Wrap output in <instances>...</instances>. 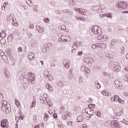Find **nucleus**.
Here are the masks:
<instances>
[{
  "label": "nucleus",
  "mask_w": 128,
  "mask_h": 128,
  "mask_svg": "<svg viewBox=\"0 0 128 128\" xmlns=\"http://www.w3.org/2000/svg\"><path fill=\"white\" fill-rule=\"evenodd\" d=\"M36 100H34L32 102V104L30 106V108H34V106H36Z\"/></svg>",
  "instance_id": "ddd939ff"
},
{
  "label": "nucleus",
  "mask_w": 128,
  "mask_h": 128,
  "mask_svg": "<svg viewBox=\"0 0 128 128\" xmlns=\"http://www.w3.org/2000/svg\"><path fill=\"white\" fill-rule=\"evenodd\" d=\"M36 10V12H38V10Z\"/></svg>",
  "instance_id": "09e8293b"
},
{
  "label": "nucleus",
  "mask_w": 128,
  "mask_h": 128,
  "mask_svg": "<svg viewBox=\"0 0 128 128\" xmlns=\"http://www.w3.org/2000/svg\"><path fill=\"white\" fill-rule=\"evenodd\" d=\"M40 63L42 64H44V62L40 61Z\"/></svg>",
  "instance_id": "ea45409f"
},
{
  "label": "nucleus",
  "mask_w": 128,
  "mask_h": 128,
  "mask_svg": "<svg viewBox=\"0 0 128 128\" xmlns=\"http://www.w3.org/2000/svg\"><path fill=\"white\" fill-rule=\"evenodd\" d=\"M6 32L4 31H2V32H0V36L1 38H6Z\"/></svg>",
  "instance_id": "9b49d317"
},
{
  "label": "nucleus",
  "mask_w": 128,
  "mask_h": 128,
  "mask_svg": "<svg viewBox=\"0 0 128 128\" xmlns=\"http://www.w3.org/2000/svg\"><path fill=\"white\" fill-rule=\"evenodd\" d=\"M102 94H104V96H108V91L106 90H104L102 92Z\"/></svg>",
  "instance_id": "f3484780"
},
{
  "label": "nucleus",
  "mask_w": 128,
  "mask_h": 128,
  "mask_svg": "<svg viewBox=\"0 0 128 128\" xmlns=\"http://www.w3.org/2000/svg\"><path fill=\"white\" fill-rule=\"evenodd\" d=\"M68 126H72V121H70L68 122Z\"/></svg>",
  "instance_id": "bb28decb"
},
{
  "label": "nucleus",
  "mask_w": 128,
  "mask_h": 128,
  "mask_svg": "<svg viewBox=\"0 0 128 128\" xmlns=\"http://www.w3.org/2000/svg\"><path fill=\"white\" fill-rule=\"evenodd\" d=\"M16 104L18 108H20V101H18V100H15Z\"/></svg>",
  "instance_id": "f8f14e48"
},
{
  "label": "nucleus",
  "mask_w": 128,
  "mask_h": 128,
  "mask_svg": "<svg viewBox=\"0 0 128 128\" xmlns=\"http://www.w3.org/2000/svg\"><path fill=\"white\" fill-rule=\"evenodd\" d=\"M48 22H50V19L49 18H46V20H45V22H46V23H48Z\"/></svg>",
  "instance_id": "c85d7f7f"
},
{
  "label": "nucleus",
  "mask_w": 128,
  "mask_h": 128,
  "mask_svg": "<svg viewBox=\"0 0 128 128\" xmlns=\"http://www.w3.org/2000/svg\"><path fill=\"white\" fill-rule=\"evenodd\" d=\"M82 10V12H84V10Z\"/></svg>",
  "instance_id": "de8ad7c7"
},
{
  "label": "nucleus",
  "mask_w": 128,
  "mask_h": 128,
  "mask_svg": "<svg viewBox=\"0 0 128 128\" xmlns=\"http://www.w3.org/2000/svg\"><path fill=\"white\" fill-rule=\"evenodd\" d=\"M106 16H107V18H112V14H106Z\"/></svg>",
  "instance_id": "b1692460"
},
{
  "label": "nucleus",
  "mask_w": 128,
  "mask_h": 128,
  "mask_svg": "<svg viewBox=\"0 0 128 128\" xmlns=\"http://www.w3.org/2000/svg\"><path fill=\"white\" fill-rule=\"evenodd\" d=\"M8 4V2H6L3 4V6L2 8V10H6V6Z\"/></svg>",
  "instance_id": "4468645a"
},
{
  "label": "nucleus",
  "mask_w": 128,
  "mask_h": 128,
  "mask_svg": "<svg viewBox=\"0 0 128 128\" xmlns=\"http://www.w3.org/2000/svg\"><path fill=\"white\" fill-rule=\"evenodd\" d=\"M126 58H128V54H127L126 55Z\"/></svg>",
  "instance_id": "c03bdc74"
},
{
  "label": "nucleus",
  "mask_w": 128,
  "mask_h": 128,
  "mask_svg": "<svg viewBox=\"0 0 128 128\" xmlns=\"http://www.w3.org/2000/svg\"><path fill=\"white\" fill-rule=\"evenodd\" d=\"M100 27L98 26H94L92 28V32L95 34H98V30H100Z\"/></svg>",
  "instance_id": "39448f33"
},
{
  "label": "nucleus",
  "mask_w": 128,
  "mask_h": 128,
  "mask_svg": "<svg viewBox=\"0 0 128 128\" xmlns=\"http://www.w3.org/2000/svg\"><path fill=\"white\" fill-rule=\"evenodd\" d=\"M65 67L66 68V66H65Z\"/></svg>",
  "instance_id": "603ef678"
},
{
  "label": "nucleus",
  "mask_w": 128,
  "mask_h": 128,
  "mask_svg": "<svg viewBox=\"0 0 128 128\" xmlns=\"http://www.w3.org/2000/svg\"><path fill=\"white\" fill-rule=\"evenodd\" d=\"M78 54L79 56H82V52H78Z\"/></svg>",
  "instance_id": "f704fd0d"
},
{
  "label": "nucleus",
  "mask_w": 128,
  "mask_h": 128,
  "mask_svg": "<svg viewBox=\"0 0 128 128\" xmlns=\"http://www.w3.org/2000/svg\"><path fill=\"white\" fill-rule=\"evenodd\" d=\"M88 106L89 108L88 110H92V108H96V106L94 104H89Z\"/></svg>",
  "instance_id": "dca6fc26"
},
{
  "label": "nucleus",
  "mask_w": 128,
  "mask_h": 128,
  "mask_svg": "<svg viewBox=\"0 0 128 128\" xmlns=\"http://www.w3.org/2000/svg\"><path fill=\"white\" fill-rule=\"evenodd\" d=\"M111 100H112V102H116V99L114 97L111 98Z\"/></svg>",
  "instance_id": "cd10ccee"
},
{
  "label": "nucleus",
  "mask_w": 128,
  "mask_h": 128,
  "mask_svg": "<svg viewBox=\"0 0 128 128\" xmlns=\"http://www.w3.org/2000/svg\"><path fill=\"white\" fill-rule=\"evenodd\" d=\"M34 128H40L39 126H36Z\"/></svg>",
  "instance_id": "e433bc0d"
},
{
  "label": "nucleus",
  "mask_w": 128,
  "mask_h": 128,
  "mask_svg": "<svg viewBox=\"0 0 128 128\" xmlns=\"http://www.w3.org/2000/svg\"><path fill=\"white\" fill-rule=\"evenodd\" d=\"M0 126L2 128H8V122L6 120H2L1 121Z\"/></svg>",
  "instance_id": "7ed1b4c3"
},
{
  "label": "nucleus",
  "mask_w": 128,
  "mask_h": 128,
  "mask_svg": "<svg viewBox=\"0 0 128 128\" xmlns=\"http://www.w3.org/2000/svg\"><path fill=\"white\" fill-rule=\"evenodd\" d=\"M118 102L120 104H124V102L120 98L118 99Z\"/></svg>",
  "instance_id": "aec40b11"
},
{
  "label": "nucleus",
  "mask_w": 128,
  "mask_h": 128,
  "mask_svg": "<svg viewBox=\"0 0 128 128\" xmlns=\"http://www.w3.org/2000/svg\"><path fill=\"white\" fill-rule=\"evenodd\" d=\"M16 128H18V124H16Z\"/></svg>",
  "instance_id": "37998d69"
},
{
  "label": "nucleus",
  "mask_w": 128,
  "mask_h": 128,
  "mask_svg": "<svg viewBox=\"0 0 128 128\" xmlns=\"http://www.w3.org/2000/svg\"><path fill=\"white\" fill-rule=\"evenodd\" d=\"M69 66H70L68 65V68Z\"/></svg>",
  "instance_id": "3c124183"
},
{
  "label": "nucleus",
  "mask_w": 128,
  "mask_h": 128,
  "mask_svg": "<svg viewBox=\"0 0 128 128\" xmlns=\"http://www.w3.org/2000/svg\"><path fill=\"white\" fill-rule=\"evenodd\" d=\"M53 116L54 118H58V114H54L53 115Z\"/></svg>",
  "instance_id": "a878e982"
},
{
  "label": "nucleus",
  "mask_w": 128,
  "mask_h": 128,
  "mask_svg": "<svg viewBox=\"0 0 128 128\" xmlns=\"http://www.w3.org/2000/svg\"><path fill=\"white\" fill-rule=\"evenodd\" d=\"M34 58V55L32 53H30L28 54V58L29 60H32Z\"/></svg>",
  "instance_id": "1a4fd4ad"
},
{
  "label": "nucleus",
  "mask_w": 128,
  "mask_h": 128,
  "mask_svg": "<svg viewBox=\"0 0 128 128\" xmlns=\"http://www.w3.org/2000/svg\"><path fill=\"white\" fill-rule=\"evenodd\" d=\"M30 28H34V25H30Z\"/></svg>",
  "instance_id": "c9c22d12"
},
{
  "label": "nucleus",
  "mask_w": 128,
  "mask_h": 128,
  "mask_svg": "<svg viewBox=\"0 0 128 128\" xmlns=\"http://www.w3.org/2000/svg\"><path fill=\"white\" fill-rule=\"evenodd\" d=\"M44 120H48V114H44Z\"/></svg>",
  "instance_id": "a211bd4d"
},
{
  "label": "nucleus",
  "mask_w": 128,
  "mask_h": 128,
  "mask_svg": "<svg viewBox=\"0 0 128 128\" xmlns=\"http://www.w3.org/2000/svg\"><path fill=\"white\" fill-rule=\"evenodd\" d=\"M28 76H30V80L31 82L34 80V75L32 73L29 72Z\"/></svg>",
  "instance_id": "6e6552de"
},
{
  "label": "nucleus",
  "mask_w": 128,
  "mask_h": 128,
  "mask_svg": "<svg viewBox=\"0 0 128 128\" xmlns=\"http://www.w3.org/2000/svg\"><path fill=\"white\" fill-rule=\"evenodd\" d=\"M15 120H16L17 122H19L20 121V117L18 116H16V117H15Z\"/></svg>",
  "instance_id": "4be33fe9"
},
{
  "label": "nucleus",
  "mask_w": 128,
  "mask_h": 128,
  "mask_svg": "<svg viewBox=\"0 0 128 128\" xmlns=\"http://www.w3.org/2000/svg\"><path fill=\"white\" fill-rule=\"evenodd\" d=\"M96 48V44H93L92 46V48Z\"/></svg>",
  "instance_id": "2f4dec72"
},
{
  "label": "nucleus",
  "mask_w": 128,
  "mask_h": 128,
  "mask_svg": "<svg viewBox=\"0 0 128 128\" xmlns=\"http://www.w3.org/2000/svg\"><path fill=\"white\" fill-rule=\"evenodd\" d=\"M24 115H22V114H21L20 116V117H19V118L20 120H24Z\"/></svg>",
  "instance_id": "5701e85b"
},
{
  "label": "nucleus",
  "mask_w": 128,
  "mask_h": 128,
  "mask_svg": "<svg viewBox=\"0 0 128 128\" xmlns=\"http://www.w3.org/2000/svg\"><path fill=\"white\" fill-rule=\"evenodd\" d=\"M114 114L116 116H120L122 114V111L120 110H114Z\"/></svg>",
  "instance_id": "423d86ee"
},
{
  "label": "nucleus",
  "mask_w": 128,
  "mask_h": 128,
  "mask_svg": "<svg viewBox=\"0 0 128 128\" xmlns=\"http://www.w3.org/2000/svg\"><path fill=\"white\" fill-rule=\"evenodd\" d=\"M70 115H71L70 113H69V116H70Z\"/></svg>",
  "instance_id": "a18cd8bd"
},
{
  "label": "nucleus",
  "mask_w": 128,
  "mask_h": 128,
  "mask_svg": "<svg viewBox=\"0 0 128 128\" xmlns=\"http://www.w3.org/2000/svg\"><path fill=\"white\" fill-rule=\"evenodd\" d=\"M96 115H97L98 116V117L100 116V112H97Z\"/></svg>",
  "instance_id": "7c9ffc66"
},
{
  "label": "nucleus",
  "mask_w": 128,
  "mask_h": 128,
  "mask_svg": "<svg viewBox=\"0 0 128 128\" xmlns=\"http://www.w3.org/2000/svg\"><path fill=\"white\" fill-rule=\"evenodd\" d=\"M114 98H115L116 101L120 99V97L116 95L114 96Z\"/></svg>",
  "instance_id": "412c9836"
},
{
  "label": "nucleus",
  "mask_w": 128,
  "mask_h": 128,
  "mask_svg": "<svg viewBox=\"0 0 128 128\" xmlns=\"http://www.w3.org/2000/svg\"><path fill=\"white\" fill-rule=\"evenodd\" d=\"M28 2H32V1H30V0H26L27 4Z\"/></svg>",
  "instance_id": "4c0bfd02"
},
{
  "label": "nucleus",
  "mask_w": 128,
  "mask_h": 128,
  "mask_svg": "<svg viewBox=\"0 0 128 128\" xmlns=\"http://www.w3.org/2000/svg\"><path fill=\"white\" fill-rule=\"evenodd\" d=\"M36 29L38 30L39 32H42L44 31V30H42V28L40 30V26H37Z\"/></svg>",
  "instance_id": "6ab92c4d"
},
{
  "label": "nucleus",
  "mask_w": 128,
  "mask_h": 128,
  "mask_svg": "<svg viewBox=\"0 0 128 128\" xmlns=\"http://www.w3.org/2000/svg\"><path fill=\"white\" fill-rule=\"evenodd\" d=\"M66 26L63 25L61 26V28L62 30H66Z\"/></svg>",
  "instance_id": "393cba45"
},
{
  "label": "nucleus",
  "mask_w": 128,
  "mask_h": 128,
  "mask_svg": "<svg viewBox=\"0 0 128 128\" xmlns=\"http://www.w3.org/2000/svg\"><path fill=\"white\" fill-rule=\"evenodd\" d=\"M128 3L124 2L122 1H120L118 2V6L119 10H124L126 8L128 7Z\"/></svg>",
  "instance_id": "f257e3e1"
},
{
  "label": "nucleus",
  "mask_w": 128,
  "mask_h": 128,
  "mask_svg": "<svg viewBox=\"0 0 128 128\" xmlns=\"http://www.w3.org/2000/svg\"><path fill=\"white\" fill-rule=\"evenodd\" d=\"M99 88H100V84H99Z\"/></svg>",
  "instance_id": "8fccbe9b"
},
{
  "label": "nucleus",
  "mask_w": 128,
  "mask_h": 128,
  "mask_svg": "<svg viewBox=\"0 0 128 128\" xmlns=\"http://www.w3.org/2000/svg\"><path fill=\"white\" fill-rule=\"evenodd\" d=\"M86 114H89L90 116H92L94 114V110L92 109L86 108Z\"/></svg>",
  "instance_id": "0eeeda50"
},
{
  "label": "nucleus",
  "mask_w": 128,
  "mask_h": 128,
  "mask_svg": "<svg viewBox=\"0 0 128 128\" xmlns=\"http://www.w3.org/2000/svg\"><path fill=\"white\" fill-rule=\"evenodd\" d=\"M76 10H77L78 12H80V9H76Z\"/></svg>",
  "instance_id": "58836bf2"
},
{
  "label": "nucleus",
  "mask_w": 128,
  "mask_h": 128,
  "mask_svg": "<svg viewBox=\"0 0 128 128\" xmlns=\"http://www.w3.org/2000/svg\"><path fill=\"white\" fill-rule=\"evenodd\" d=\"M18 52H22V48L19 47V48H18Z\"/></svg>",
  "instance_id": "473e14b6"
},
{
  "label": "nucleus",
  "mask_w": 128,
  "mask_h": 128,
  "mask_svg": "<svg viewBox=\"0 0 128 128\" xmlns=\"http://www.w3.org/2000/svg\"><path fill=\"white\" fill-rule=\"evenodd\" d=\"M82 128H88V126H86V124H84L82 125Z\"/></svg>",
  "instance_id": "c756f323"
},
{
  "label": "nucleus",
  "mask_w": 128,
  "mask_h": 128,
  "mask_svg": "<svg viewBox=\"0 0 128 128\" xmlns=\"http://www.w3.org/2000/svg\"><path fill=\"white\" fill-rule=\"evenodd\" d=\"M6 104H4L2 106V110L4 112H8V110H10V104L8 103L7 102H5Z\"/></svg>",
  "instance_id": "f03ea898"
},
{
  "label": "nucleus",
  "mask_w": 128,
  "mask_h": 128,
  "mask_svg": "<svg viewBox=\"0 0 128 128\" xmlns=\"http://www.w3.org/2000/svg\"><path fill=\"white\" fill-rule=\"evenodd\" d=\"M84 120V117L82 116H78L77 118V122H82Z\"/></svg>",
  "instance_id": "9d476101"
},
{
  "label": "nucleus",
  "mask_w": 128,
  "mask_h": 128,
  "mask_svg": "<svg viewBox=\"0 0 128 128\" xmlns=\"http://www.w3.org/2000/svg\"><path fill=\"white\" fill-rule=\"evenodd\" d=\"M126 14H128V11H126Z\"/></svg>",
  "instance_id": "49530a36"
},
{
  "label": "nucleus",
  "mask_w": 128,
  "mask_h": 128,
  "mask_svg": "<svg viewBox=\"0 0 128 128\" xmlns=\"http://www.w3.org/2000/svg\"><path fill=\"white\" fill-rule=\"evenodd\" d=\"M125 70H126V71L128 72V68H125Z\"/></svg>",
  "instance_id": "79ce46f5"
},
{
  "label": "nucleus",
  "mask_w": 128,
  "mask_h": 128,
  "mask_svg": "<svg viewBox=\"0 0 128 128\" xmlns=\"http://www.w3.org/2000/svg\"><path fill=\"white\" fill-rule=\"evenodd\" d=\"M111 126L112 128H118L120 126L118 125V122L116 120H114L111 122Z\"/></svg>",
  "instance_id": "20e7f679"
},
{
  "label": "nucleus",
  "mask_w": 128,
  "mask_h": 128,
  "mask_svg": "<svg viewBox=\"0 0 128 128\" xmlns=\"http://www.w3.org/2000/svg\"><path fill=\"white\" fill-rule=\"evenodd\" d=\"M38 8V6H36L34 8V10H36V8Z\"/></svg>",
  "instance_id": "a19ab883"
},
{
  "label": "nucleus",
  "mask_w": 128,
  "mask_h": 128,
  "mask_svg": "<svg viewBox=\"0 0 128 128\" xmlns=\"http://www.w3.org/2000/svg\"><path fill=\"white\" fill-rule=\"evenodd\" d=\"M46 86L48 90H52V87L50 86V84H46Z\"/></svg>",
  "instance_id": "2eb2a0df"
},
{
  "label": "nucleus",
  "mask_w": 128,
  "mask_h": 128,
  "mask_svg": "<svg viewBox=\"0 0 128 128\" xmlns=\"http://www.w3.org/2000/svg\"><path fill=\"white\" fill-rule=\"evenodd\" d=\"M14 26H18V23H14Z\"/></svg>",
  "instance_id": "72a5a7b5"
}]
</instances>
